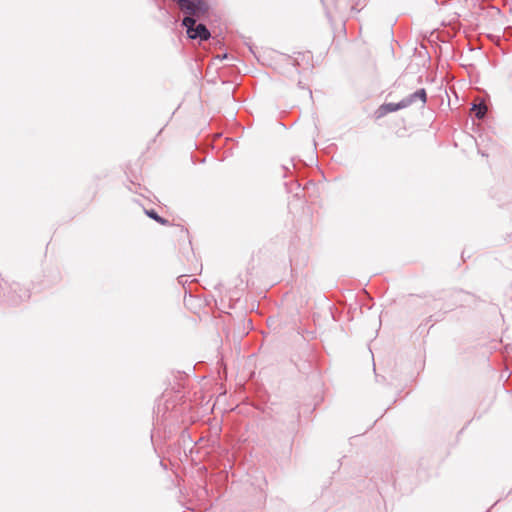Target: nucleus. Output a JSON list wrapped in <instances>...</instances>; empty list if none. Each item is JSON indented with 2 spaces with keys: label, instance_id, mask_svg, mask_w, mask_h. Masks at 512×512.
<instances>
[{
  "label": "nucleus",
  "instance_id": "obj_1",
  "mask_svg": "<svg viewBox=\"0 0 512 512\" xmlns=\"http://www.w3.org/2000/svg\"><path fill=\"white\" fill-rule=\"evenodd\" d=\"M176 2L186 17H193L195 19L203 18L208 10V4L203 0H173Z\"/></svg>",
  "mask_w": 512,
  "mask_h": 512
},
{
  "label": "nucleus",
  "instance_id": "obj_2",
  "mask_svg": "<svg viewBox=\"0 0 512 512\" xmlns=\"http://www.w3.org/2000/svg\"><path fill=\"white\" fill-rule=\"evenodd\" d=\"M193 17H185L183 19V26L187 28V34L191 39H199L200 41H206L210 38L211 34L207 27L202 24H196V21Z\"/></svg>",
  "mask_w": 512,
  "mask_h": 512
},
{
  "label": "nucleus",
  "instance_id": "obj_3",
  "mask_svg": "<svg viewBox=\"0 0 512 512\" xmlns=\"http://www.w3.org/2000/svg\"><path fill=\"white\" fill-rule=\"evenodd\" d=\"M426 100V91L425 89L421 88L415 91L414 93L410 94L409 96L403 98L401 101L404 107L406 108L417 101H420L422 104H425Z\"/></svg>",
  "mask_w": 512,
  "mask_h": 512
},
{
  "label": "nucleus",
  "instance_id": "obj_4",
  "mask_svg": "<svg viewBox=\"0 0 512 512\" xmlns=\"http://www.w3.org/2000/svg\"><path fill=\"white\" fill-rule=\"evenodd\" d=\"M403 108H405V107L402 104V101H400L398 103H386V104H383L379 108L380 116H383V115H385L387 113L398 111V110L403 109Z\"/></svg>",
  "mask_w": 512,
  "mask_h": 512
},
{
  "label": "nucleus",
  "instance_id": "obj_5",
  "mask_svg": "<svg viewBox=\"0 0 512 512\" xmlns=\"http://www.w3.org/2000/svg\"><path fill=\"white\" fill-rule=\"evenodd\" d=\"M472 110L475 111V116L478 119H482L487 112V107L484 104H474Z\"/></svg>",
  "mask_w": 512,
  "mask_h": 512
},
{
  "label": "nucleus",
  "instance_id": "obj_6",
  "mask_svg": "<svg viewBox=\"0 0 512 512\" xmlns=\"http://www.w3.org/2000/svg\"><path fill=\"white\" fill-rule=\"evenodd\" d=\"M147 215L157 221L158 223H161L163 225L167 224L168 221L164 218L160 217L154 210L146 211Z\"/></svg>",
  "mask_w": 512,
  "mask_h": 512
}]
</instances>
